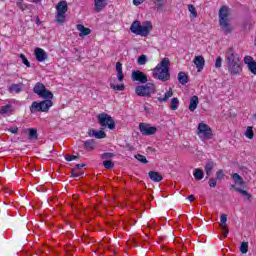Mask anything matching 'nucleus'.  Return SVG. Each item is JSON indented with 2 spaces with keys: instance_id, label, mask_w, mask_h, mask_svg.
<instances>
[{
  "instance_id": "a19ab883",
  "label": "nucleus",
  "mask_w": 256,
  "mask_h": 256,
  "mask_svg": "<svg viewBox=\"0 0 256 256\" xmlns=\"http://www.w3.org/2000/svg\"><path fill=\"white\" fill-rule=\"evenodd\" d=\"M114 157H115V154L111 153V152H106V153L102 154V159H104V161L113 159Z\"/></svg>"
},
{
  "instance_id": "5fc2aeb1",
  "label": "nucleus",
  "mask_w": 256,
  "mask_h": 256,
  "mask_svg": "<svg viewBox=\"0 0 256 256\" xmlns=\"http://www.w3.org/2000/svg\"><path fill=\"white\" fill-rule=\"evenodd\" d=\"M145 3V0H133V5L139 6Z\"/></svg>"
},
{
  "instance_id": "4468645a",
  "label": "nucleus",
  "mask_w": 256,
  "mask_h": 256,
  "mask_svg": "<svg viewBox=\"0 0 256 256\" xmlns=\"http://www.w3.org/2000/svg\"><path fill=\"white\" fill-rule=\"evenodd\" d=\"M244 63L248 67V71L252 73V75H256V62L253 60V57L251 56H246L244 58Z\"/></svg>"
},
{
  "instance_id": "f3484780",
  "label": "nucleus",
  "mask_w": 256,
  "mask_h": 256,
  "mask_svg": "<svg viewBox=\"0 0 256 256\" xmlns=\"http://www.w3.org/2000/svg\"><path fill=\"white\" fill-rule=\"evenodd\" d=\"M107 5V0H94V11L96 13H101V11H103Z\"/></svg>"
},
{
  "instance_id": "39448f33",
  "label": "nucleus",
  "mask_w": 256,
  "mask_h": 256,
  "mask_svg": "<svg viewBox=\"0 0 256 256\" xmlns=\"http://www.w3.org/2000/svg\"><path fill=\"white\" fill-rule=\"evenodd\" d=\"M157 88L154 83L148 82L145 85H139L135 88V93L138 97H151L155 95Z\"/></svg>"
},
{
  "instance_id": "a211bd4d",
  "label": "nucleus",
  "mask_w": 256,
  "mask_h": 256,
  "mask_svg": "<svg viewBox=\"0 0 256 256\" xmlns=\"http://www.w3.org/2000/svg\"><path fill=\"white\" fill-rule=\"evenodd\" d=\"M88 135L90 137H95V139H105L107 137V134L103 130H95V129H90L88 130Z\"/></svg>"
},
{
  "instance_id": "412c9836",
  "label": "nucleus",
  "mask_w": 256,
  "mask_h": 256,
  "mask_svg": "<svg viewBox=\"0 0 256 256\" xmlns=\"http://www.w3.org/2000/svg\"><path fill=\"white\" fill-rule=\"evenodd\" d=\"M76 29L80 32L79 37H87V35H91V29L85 28V26L82 24H78Z\"/></svg>"
},
{
  "instance_id": "f8f14e48",
  "label": "nucleus",
  "mask_w": 256,
  "mask_h": 256,
  "mask_svg": "<svg viewBox=\"0 0 256 256\" xmlns=\"http://www.w3.org/2000/svg\"><path fill=\"white\" fill-rule=\"evenodd\" d=\"M132 80L133 81H137L138 83H142V85H145V83H147L148 79H147V75L143 72H141L140 70H134L132 72Z\"/></svg>"
},
{
  "instance_id": "58836bf2",
  "label": "nucleus",
  "mask_w": 256,
  "mask_h": 256,
  "mask_svg": "<svg viewBox=\"0 0 256 256\" xmlns=\"http://www.w3.org/2000/svg\"><path fill=\"white\" fill-rule=\"evenodd\" d=\"M225 178V173L223 172V169H220L216 172V179L218 181H223V179Z\"/></svg>"
},
{
  "instance_id": "6e6d98bb",
  "label": "nucleus",
  "mask_w": 256,
  "mask_h": 256,
  "mask_svg": "<svg viewBox=\"0 0 256 256\" xmlns=\"http://www.w3.org/2000/svg\"><path fill=\"white\" fill-rule=\"evenodd\" d=\"M143 109H144L145 113H151V109L149 108V104H145L143 106Z\"/></svg>"
},
{
  "instance_id": "b1692460",
  "label": "nucleus",
  "mask_w": 256,
  "mask_h": 256,
  "mask_svg": "<svg viewBox=\"0 0 256 256\" xmlns=\"http://www.w3.org/2000/svg\"><path fill=\"white\" fill-rule=\"evenodd\" d=\"M213 169H215V164L213 162H208L205 165L204 171H205L207 177H211V173H213Z\"/></svg>"
},
{
  "instance_id": "bf43d9fd",
  "label": "nucleus",
  "mask_w": 256,
  "mask_h": 256,
  "mask_svg": "<svg viewBox=\"0 0 256 256\" xmlns=\"http://www.w3.org/2000/svg\"><path fill=\"white\" fill-rule=\"evenodd\" d=\"M142 163H149V161H142Z\"/></svg>"
},
{
  "instance_id": "ddd939ff",
  "label": "nucleus",
  "mask_w": 256,
  "mask_h": 256,
  "mask_svg": "<svg viewBox=\"0 0 256 256\" xmlns=\"http://www.w3.org/2000/svg\"><path fill=\"white\" fill-rule=\"evenodd\" d=\"M34 55L38 63H43L47 61V52L43 48H35Z\"/></svg>"
},
{
  "instance_id": "5701e85b",
  "label": "nucleus",
  "mask_w": 256,
  "mask_h": 256,
  "mask_svg": "<svg viewBox=\"0 0 256 256\" xmlns=\"http://www.w3.org/2000/svg\"><path fill=\"white\" fill-rule=\"evenodd\" d=\"M171 97H173V90L171 88H169V91H167L164 94V97H158L157 101H159L160 103H165L166 101H169V99H171Z\"/></svg>"
},
{
  "instance_id": "49530a36",
  "label": "nucleus",
  "mask_w": 256,
  "mask_h": 256,
  "mask_svg": "<svg viewBox=\"0 0 256 256\" xmlns=\"http://www.w3.org/2000/svg\"><path fill=\"white\" fill-rule=\"evenodd\" d=\"M209 187L215 188L217 187V180L215 178H210L208 181Z\"/></svg>"
},
{
  "instance_id": "864d4df0",
  "label": "nucleus",
  "mask_w": 256,
  "mask_h": 256,
  "mask_svg": "<svg viewBox=\"0 0 256 256\" xmlns=\"http://www.w3.org/2000/svg\"><path fill=\"white\" fill-rule=\"evenodd\" d=\"M157 9H161L163 7V4L161 3L163 0H153Z\"/></svg>"
},
{
  "instance_id": "72a5a7b5",
  "label": "nucleus",
  "mask_w": 256,
  "mask_h": 256,
  "mask_svg": "<svg viewBox=\"0 0 256 256\" xmlns=\"http://www.w3.org/2000/svg\"><path fill=\"white\" fill-rule=\"evenodd\" d=\"M240 251L245 255L249 251V242H242L240 245Z\"/></svg>"
},
{
  "instance_id": "2eb2a0df",
  "label": "nucleus",
  "mask_w": 256,
  "mask_h": 256,
  "mask_svg": "<svg viewBox=\"0 0 256 256\" xmlns=\"http://www.w3.org/2000/svg\"><path fill=\"white\" fill-rule=\"evenodd\" d=\"M15 112V108L11 104H6L0 108V115H3V117H9L13 115Z\"/></svg>"
},
{
  "instance_id": "37998d69",
  "label": "nucleus",
  "mask_w": 256,
  "mask_h": 256,
  "mask_svg": "<svg viewBox=\"0 0 256 256\" xmlns=\"http://www.w3.org/2000/svg\"><path fill=\"white\" fill-rule=\"evenodd\" d=\"M103 166L105 169H113V167H115V163H113V161H104Z\"/></svg>"
},
{
  "instance_id": "09e8293b",
  "label": "nucleus",
  "mask_w": 256,
  "mask_h": 256,
  "mask_svg": "<svg viewBox=\"0 0 256 256\" xmlns=\"http://www.w3.org/2000/svg\"><path fill=\"white\" fill-rule=\"evenodd\" d=\"M66 161H75V159H77V156L75 155H66L64 156Z\"/></svg>"
},
{
  "instance_id": "dca6fc26",
  "label": "nucleus",
  "mask_w": 256,
  "mask_h": 256,
  "mask_svg": "<svg viewBox=\"0 0 256 256\" xmlns=\"http://www.w3.org/2000/svg\"><path fill=\"white\" fill-rule=\"evenodd\" d=\"M85 166V163L76 164L75 167L71 169V177H82V175H85L84 172H80Z\"/></svg>"
},
{
  "instance_id": "2f4dec72",
  "label": "nucleus",
  "mask_w": 256,
  "mask_h": 256,
  "mask_svg": "<svg viewBox=\"0 0 256 256\" xmlns=\"http://www.w3.org/2000/svg\"><path fill=\"white\" fill-rule=\"evenodd\" d=\"M188 11H189L190 17L192 19H197V9L195 8V6L189 4L188 5Z\"/></svg>"
},
{
  "instance_id": "423d86ee",
  "label": "nucleus",
  "mask_w": 256,
  "mask_h": 256,
  "mask_svg": "<svg viewBox=\"0 0 256 256\" xmlns=\"http://www.w3.org/2000/svg\"><path fill=\"white\" fill-rule=\"evenodd\" d=\"M53 107V101L51 99H45L41 102H33L30 106L31 113H38L42 111L43 113L49 111Z\"/></svg>"
},
{
  "instance_id": "e433bc0d",
  "label": "nucleus",
  "mask_w": 256,
  "mask_h": 256,
  "mask_svg": "<svg viewBox=\"0 0 256 256\" xmlns=\"http://www.w3.org/2000/svg\"><path fill=\"white\" fill-rule=\"evenodd\" d=\"M16 5L21 11H26V9H28L27 4L23 3V0H17Z\"/></svg>"
},
{
  "instance_id": "13d9d810",
  "label": "nucleus",
  "mask_w": 256,
  "mask_h": 256,
  "mask_svg": "<svg viewBox=\"0 0 256 256\" xmlns=\"http://www.w3.org/2000/svg\"><path fill=\"white\" fill-rule=\"evenodd\" d=\"M41 0H33V3H39Z\"/></svg>"
},
{
  "instance_id": "de8ad7c7",
  "label": "nucleus",
  "mask_w": 256,
  "mask_h": 256,
  "mask_svg": "<svg viewBox=\"0 0 256 256\" xmlns=\"http://www.w3.org/2000/svg\"><path fill=\"white\" fill-rule=\"evenodd\" d=\"M116 71L117 73L123 72V64L121 62L116 63Z\"/></svg>"
},
{
  "instance_id": "0eeeda50",
  "label": "nucleus",
  "mask_w": 256,
  "mask_h": 256,
  "mask_svg": "<svg viewBox=\"0 0 256 256\" xmlns=\"http://www.w3.org/2000/svg\"><path fill=\"white\" fill-rule=\"evenodd\" d=\"M67 1H60L56 5V22L57 23H65V19H67V11H68Z\"/></svg>"
},
{
  "instance_id": "8fccbe9b",
  "label": "nucleus",
  "mask_w": 256,
  "mask_h": 256,
  "mask_svg": "<svg viewBox=\"0 0 256 256\" xmlns=\"http://www.w3.org/2000/svg\"><path fill=\"white\" fill-rule=\"evenodd\" d=\"M8 131H9L10 133H13V134L15 135V134H17V133L19 132V128H18L17 126H15V127H10V128L8 129Z\"/></svg>"
},
{
  "instance_id": "c03bdc74",
  "label": "nucleus",
  "mask_w": 256,
  "mask_h": 256,
  "mask_svg": "<svg viewBox=\"0 0 256 256\" xmlns=\"http://www.w3.org/2000/svg\"><path fill=\"white\" fill-rule=\"evenodd\" d=\"M223 65V58L221 56H218L215 61V67L216 69H220V67Z\"/></svg>"
},
{
  "instance_id": "393cba45",
  "label": "nucleus",
  "mask_w": 256,
  "mask_h": 256,
  "mask_svg": "<svg viewBox=\"0 0 256 256\" xmlns=\"http://www.w3.org/2000/svg\"><path fill=\"white\" fill-rule=\"evenodd\" d=\"M232 179L235 181V185H246L245 180H243V177H241L239 174L234 173L231 175Z\"/></svg>"
},
{
  "instance_id": "6ab92c4d",
  "label": "nucleus",
  "mask_w": 256,
  "mask_h": 256,
  "mask_svg": "<svg viewBox=\"0 0 256 256\" xmlns=\"http://www.w3.org/2000/svg\"><path fill=\"white\" fill-rule=\"evenodd\" d=\"M148 177L153 181L154 183H161L163 181V175L157 171H150L148 173Z\"/></svg>"
},
{
  "instance_id": "7c9ffc66",
  "label": "nucleus",
  "mask_w": 256,
  "mask_h": 256,
  "mask_svg": "<svg viewBox=\"0 0 256 256\" xmlns=\"http://www.w3.org/2000/svg\"><path fill=\"white\" fill-rule=\"evenodd\" d=\"M9 91L10 93H21L22 91L21 84H12L9 87Z\"/></svg>"
},
{
  "instance_id": "c9c22d12",
  "label": "nucleus",
  "mask_w": 256,
  "mask_h": 256,
  "mask_svg": "<svg viewBox=\"0 0 256 256\" xmlns=\"http://www.w3.org/2000/svg\"><path fill=\"white\" fill-rule=\"evenodd\" d=\"M28 135H29L30 139H37V129L30 128L28 130Z\"/></svg>"
},
{
  "instance_id": "473e14b6",
  "label": "nucleus",
  "mask_w": 256,
  "mask_h": 256,
  "mask_svg": "<svg viewBox=\"0 0 256 256\" xmlns=\"http://www.w3.org/2000/svg\"><path fill=\"white\" fill-rule=\"evenodd\" d=\"M193 175L196 181H201V179H203V170L197 168L194 170Z\"/></svg>"
},
{
  "instance_id": "1a4fd4ad",
  "label": "nucleus",
  "mask_w": 256,
  "mask_h": 256,
  "mask_svg": "<svg viewBox=\"0 0 256 256\" xmlns=\"http://www.w3.org/2000/svg\"><path fill=\"white\" fill-rule=\"evenodd\" d=\"M197 135L202 141H207L213 137V130L205 123H199L197 128Z\"/></svg>"
},
{
  "instance_id": "c85d7f7f",
  "label": "nucleus",
  "mask_w": 256,
  "mask_h": 256,
  "mask_svg": "<svg viewBox=\"0 0 256 256\" xmlns=\"http://www.w3.org/2000/svg\"><path fill=\"white\" fill-rule=\"evenodd\" d=\"M244 135L247 139H253V137H255V132L253 131V126H248Z\"/></svg>"
},
{
  "instance_id": "f257e3e1",
  "label": "nucleus",
  "mask_w": 256,
  "mask_h": 256,
  "mask_svg": "<svg viewBox=\"0 0 256 256\" xmlns=\"http://www.w3.org/2000/svg\"><path fill=\"white\" fill-rule=\"evenodd\" d=\"M225 59L228 73L234 76L241 75L243 72V60H241V55H239L235 49L229 48L226 51Z\"/></svg>"
},
{
  "instance_id": "4d7b16f0",
  "label": "nucleus",
  "mask_w": 256,
  "mask_h": 256,
  "mask_svg": "<svg viewBox=\"0 0 256 256\" xmlns=\"http://www.w3.org/2000/svg\"><path fill=\"white\" fill-rule=\"evenodd\" d=\"M188 201H190V203H193V201H195V195H193V194L189 195Z\"/></svg>"
},
{
  "instance_id": "a18cd8bd",
  "label": "nucleus",
  "mask_w": 256,
  "mask_h": 256,
  "mask_svg": "<svg viewBox=\"0 0 256 256\" xmlns=\"http://www.w3.org/2000/svg\"><path fill=\"white\" fill-rule=\"evenodd\" d=\"M222 229V235L224 238H227V235H229V228L227 226H220Z\"/></svg>"
},
{
  "instance_id": "9b49d317",
  "label": "nucleus",
  "mask_w": 256,
  "mask_h": 256,
  "mask_svg": "<svg viewBox=\"0 0 256 256\" xmlns=\"http://www.w3.org/2000/svg\"><path fill=\"white\" fill-rule=\"evenodd\" d=\"M139 131L142 135L151 136V135H155V133H157V127L152 126L149 123L142 122L139 124Z\"/></svg>"
},
{
  "instance_id": "4be33fe9",
  "label": "nucleus",
  "mask_w": 256,
  "mask_h": 256,
  "mask_svg": "<svg viewBox=\"0 0 256 256\" xmlns=\"http://www.w3.org/2000/svg\"><path fill=\"white\" fill-rule=\"evenodd\" d=\"M198 105H199V97L192 96L190 99L189 111L191 112L195 111Z\"/></svg>"
},
{
  "instance_id": "ea45409f",
  "label": "nucleus",
  "mask_w": 256,
  "mask_h": 256,
  "mask_svg": "<svg viewBox=\"0 0 256 256\" xmlns=\"http://www.w3.org/2000/svg\"><path fill=\"white\" fill-rule=\"evenodd\" d=\"M227 226V214H222L220 216V227Z\"/></svg>"
},
{
  "instance_id": "f03ea898",
  "label": "nucleus",
  "mask_w": 256,
  "mask_h": 256,
  "mask_svg": "<svg viewBox=\"0 0 256 256\" xmlns=\"http://www.w3.org/2000/svg\"><path fill=\"white\" fill-rule=\"evenodd\" d=\"M170 68L171 62L169 61V58H164L154 69H152V77L158 79V81H169V79H171V74L169 73Z\"/></svg>"
},
{
  "instance_id": "f704fd0d",
  "label": "nucleus",
  "mask_w": 256,
  "mask_h": 256,
  "mask_svg": "<svg viewBox=\"0 0 256 256\" xmlns=\"http://www.w3.org/2000/svg\"><path fill=\"white\" fill-rule=\"evenodd\" d=\"M138 65H145L147 63V56L142 54L137 59Z\"/></svg>"
},
{
  "instance_id": "a878e982",
  "label": "nucleus",
  "mask_w": 256,
  "mask_h": 256,
  "mask_svg": "<svg viewBox=\"0 0 256 256\" xmlns=\"http://www.w3.org/2000/svg\"><path fill=\"white\" fill-rule=\"evenodd\" d=\"M178 81L179 83H181V85H186V83H188L189 81V78L187 77V74H185V72H179Z\"/></svg>"
},
{
  "instance_id": "c756f323",
  "label": "nucleus",
  "mask_w": 256,
  "mask_h": 256,
  "mask_svg": "<svg viewBox=\"0 0 256 256\" xmlns=\"http://www.w3.org/2000/svg\"><path fill=\"white\" fill-rule=\"evenodd\" d=\"M170 109L172 111H177V109H179V98H172L170 102Z\"/></svg>"
},
{
  "instance_id": "9d476101",
  "label": "nucleus",
  "mask_w": 256,
  "mask_h": 256,
  "mask_svg": "<svg viewBox=\"0 0 256 256\" xmlns=\"http://www.w3.org/2000/svg\"><path fill=\"white\" fill-rule=\"evenodd\" d=\"M34 93L41 99H53V92L49 91L42 83H36L34 86Z\"/></svg>"
},
{
  "instance_id": "cd10ccee",
  "label": "nucleus",
  "mask_w": 256,
  "mask_h": 256,
  "mask_svg": "<svg viewBox=\"0 0 256 256\" xmlns=\"http://www.w3.org/2000/svg\"><path fill=\"white\" fill-rule=\"evenodd\" d=\"M84 147L87 151H93L95 149V141L94 140H86L84 142Z\"/></svg>"
},
{
  "instance_id": "79ce46f5",
  "label": "nucleus",
  "mask_w": 256,
  "mask_h": 256,
  "mask_svg": "<svg viewBox=\"0 0 256 256\" xmlns=\"http://www.w3.org/2000/svg\"><path fill=\"white\" fill-rule=\"evenodd\" d=\"M20 59H22V63H24L26 67H31V63L29 62L27 57H25V54H20Z\"/></svg>"
},
{
  "instance_id": "6e6552de",
  "label": "nucleus",
  "mask_w": 256,
  "mask_h": 256,
  "mask_svg": "<svg viewBox=\"0 0 256 256\" xmlns=\"http://www.w3.org/2000/svg\"><path fill=\"white\" fill-rule=\"evenodd\" d=\"M97 120L99 125H101L104 128L113 130L115 129V120H113V117L107 113H100L97 116Z\"/></svg>"
},
{
  "instance_id": "20e7f679",
  "label": "nucleus",
  "mask_w": 256,
  "mask_h": 256,
  "mask_svg": "<svg viewBox=\"0 0 256 256\" xmlns=\"http://www.w3.org/2000/svg\"><path fill=\"white\" fill-rule=\"evenodd\" d=\"M219 25L220 29L224 31L226 35L233 31L229 20V7L227 6H222L219 10Z\"/></svg>"
},
{
  "instance_id": "7ed1b4c3",
  "label": "nucleus",
  "mask_w": 256,
  "mask_h": 256,
  "mask_svg": "<svg viewBox=\"0 0 256 256\" xmlns=\"http://www.w3.org/2000/svg\"><path fill=\"white\" fill-rule=\"evenodd\" d=\"M151 29H153L151 21H145L141 25V21L136 20L130 26L131 33L134 35H140V37H147L149 33H151Z\"/></svg>"
},
{
  "instance_id": "3c124183",
  "label": "nucleus",
  "mask_w": 256,
  "mask_h": 256,
  "mask_svg": "<svg viewBox=\"0 0 256 256\" xmlns=\"http://www.w3.org/2000/svg\"><path fill=\"white\" fill-rule=\"evenodd\" d=\"M135 159H137V161H147V158L141 154L135 155Z\"/></svg>"
},
{
  "instance_id": "4c0bfd02",
  "label": "nucleus",
  "mask_w": 256,
  "mask_h": 256,
  "mask_svg": "<svg viewBox=\"0 0 256 256\" xmlns=\"http://www.w3.org/2000/svg\"><path fill=\"white\" fill-rule=\"evenodd\" d=\"M111 89H114V91H123L125 89V84H111Z\"/></svg>"
},
{
  "instance_id": "603ef678",
  "label": "nucleus",
  "mask_w": 256,
  "mask_h": 256,
  "mask_svg": "<svg viewBox=\"0 0 256 256\" xmlns=\"http://www.w3.org/2000/svg\"><path fill=\"white\" fill-rule=\"evenodd\" d=\"M117 79L120 83L123 81V79H125L123 72H117Z\"/></svg>"
},
{
  "instance_id": "aec40b11",
  "label": "nucleus",
  "mask_w": 256,
  "mask_h": 256,
  "mask_svg": "<svg viewBox=\"0 0 256 256\" xmlns=\"http://www.w3.org/2000/svg\"><path fill=\"white\" fill-rule=\"evenodd\" d=\"M194 64L196 65L198 72L203 71V67H205V58H203V56H196L194 58Z\"/></svg>"
},
{
  "instance_id": "bb28decb",
  "label": "nucleus",
  "mask_w": 256,
  "mask_h": 256,
  "mask_svg": "<svg viewBox=\"0 0 256 256\" xmlns=\"http://www.w3.org/2000/svg\"><path fill=\"white\" fill-rule=\"evenodd\" d=\"M231 188L235 189V191H237L238 193H240L241 195L246 197V199H248V200L251 199V197H252L251 194L247 193L246 190H243L241 188H237V187H235V185H231Z\"/></svg>"
}]
</instances>
